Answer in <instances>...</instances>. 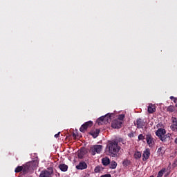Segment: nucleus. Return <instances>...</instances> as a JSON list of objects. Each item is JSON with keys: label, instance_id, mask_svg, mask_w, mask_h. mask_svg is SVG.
<instances>
[{"label": "nucleus", "instance_id": "nucleus-1", "mask_svg": "<svg viewBox=\"0 0 177 177\" xmlns=\"http://www.w3.org/2000/svg\"><path fill=\"white\" fill-rule=\"evenodd\" d=\"M106 150L109 151V156H111V157H117L120 150H121V147L118 145V141L113 140L107 144Z\"/></svg>", "mask_w": 177, "mask_h": 177}, {"label": "nucleus", "instance_id": "nucleus-2", "mask_svg": "<svg viewBox=\"0 0 177 177\" xmlns=\"http://www.w3.org/2000/svg\"><path fill=\"white\" fill-rule=\"evenodd\" d=\"M102 149H103L102 145H94L91 147L90 152L92 156H95L97 154H100V151H102Z\"/></svg>", "mask_w": 177, "mask_h": 177}, {"label": "nucleus", "instance_id": "nucleus-3", "mask_svg": "<svg viewBox=\"0 0 177 177\" xmlns=\"http://www.w3.org/2000/svg\"><path fill=\"white\" fill-rule=\"evenodd\" d=\"M92 125H93V122L92 121L85 122L81 126L80 129V132H85V131H86L88 128L92 127Z\"/></svg>", "mask_w": 177, "mask_h": 177}, {"label": "nucleus", "instance_id": "nucleus-4", "mask_svg": "<svg viewBox=\"0 0 177 177\" xmlns=\"http://www.w3.org/2000/svg\"><path fill=\"white\" fill-rule=\"evenodd\" d=\"M121 125H122V122L118 119L114 120L111 123L112 128H114L115 129H120Z\"/></svg>", "mask_w": 177, "mask_h": 177}, {"label": "nucleus", "instance_id": "nucleus-5", "mask_svg": "<svg viewBox=\"0 0 177 177\" xmlns=\"http://www.w3.org/2000/svg\"><path fill=\"white\" fill-rule=\"evenodd\" d=\"M113 115H114V113H108L102 116L105 124H110V122H111V117H113Z\"/></svg>", "mask_w": 177, "mask_h": 177}, {"label": "nucleus", "instance_id": "nucleus-6", "mask_svg": "<svg viewBox=\"0 0 177 177\" xmlns=\"http://www.w3.org/2000/svg\"><path fill=\"white\" fill-rule=\"evenodd\" d=\"M146 140L149 147H151V146L154 145V138H153V136H151V134H148L146 136Z\"/></svg>", "mask_w": 177, "mask_h": 177}, {"label": "nucleus", "instance_id": "nucleus-7", "mask_svg": "<svg viewBox=\"0 0 177 177\" xmlns=\"http://www.w3.org/2000/svg\"><path fill=\"white\" fill-rule=\"evenodd\" d=\"M165 133H167V131H165V129L162 128L158 129L156 132V136H158V138H159L162 136L165 135Z\"/></svg>", "mask_w": 177, "mask_h": 177}, {"label": "nucleus", "instance_id": "nucleus-8", "mask_svg": "<svg viewBox=\"0 0 177 177\" xmlns=\"http://www.w3.org/2000/svg\"><path fill=\"white\" fill-rule=\"evenodd\" d=\"M86 168H88V165L85 162H81L79 163V165L76 166L77 169L82 170V169H86Z\"/></svg>", "mask_w": 177, "mask_h": 177}, {"label": "nucleus", "instance_id": "nucleus-9", "mask_svg": "<svg viewBox=\"0 0 177 177\" xmlns=\"http://www.w3.org/2000/svg\"><path fill=\"white\" fill-rule=\"evenodd\" d=\"M142 160L143 161H146L147 160H149V158L150 157V149H147L142 155Z\"/></svg>", "mask_w": 177, "mask_h": 177}, {"label": "nucleus", "instance_id": "nucleus-10", "mask_svg": "<svg viewBox=\"0 0 177 177\" xmlns=\"http://www.w3.org/2000/svg\"><path fill=\"white\" fill-rule=\"evenodd\" d=\"M39 177H52V173L49 171L44 170L40 173Z\"/></svg>", "mask_w": 177, "mask_h": 177}, {"label": "nucleus", "instance_id": "nucleus-11", "mask_svg": "<svg viewBox=\"0 0 177 177\" xmlns=\"http://www.w3.org/2000/svg\"><path fill=\"white\" fill-rule=\"evenodd\" d=\"M137 127L138 128H143V127H145V122H143V120L138 118L137 119Z\"/></svg>", "mask_w": 177, "mask_h": 177}, {"label": "nucleus", "instance_id": "nucleus-12", "mask_svg": "<svg viewBox=\"0 0 177 177\" xmlns=\"http://www.w3.org/2000/svg\"><path fill=\"white\" fill-rule=\"evenodd\" d=\"M102 165H104V167H107V165H109L110 164V158L105 157L102 159Z\"/></svg>", "mask_w": 177, "mask_h": 177}, {"label": "nucleus", "instance_id": "nucleus-13", "mask_svg": "<svg viewBox=\"0 0 177 177\" xmlns=\"http://www.w3.org/2000/svg\"><path fill=\"white\" fill-rule=\"evenodd\" d=\"M59 168L62 172H66L67 169H68V166L66 164H60Z\"/></svg>", "mask_w": 177, "mask_h": 177}, {"label": "nucleus", "instance_id": "nucleus-14", "mask_svg": "<svg viewBox=\"0 0 177 177\" xmlns=\"http://www.w3.org/2000/svg\"><path fill=\"white\" fill-rule=\"evenodd\" d=\"M99 133H100V130L95 129V131H92L90 132V134L92 135L93 138H96L97 136H99Z\"/></svg>", "mask_w": 177, "mask_h": 177}, {"label": "nucleus", "instance_id": "nucleus-15", "mask_svg": "<svg viewBox=\"0 0 177 177\" xmlns=\"http://www.w3.org/2000/svg\"><path fill=\"white\" fill-rule=\"evenodd\" d=\"M148 113L149 114H153V113H156V108H154L153 104L148 106Z\"/></svg>", "mask_w": 177, "mask_h": 177}, {"label": "nucleus", "instance_id": "nucleus-16", "mask_svg": "<svg viewBox=\"0 0 177 177\" xmlns=\"http://www.w3.org/2000/svg\"><path fill=\"white\" fill-rule=\"evenodd\" d=\"M109 168L111 169H115L117 168V162L113 160L111 162L109 163Z\"/></svg>", "mask_w": 177, "mask_h": 177}, {"label": "nucleus", "instance_id": "nucleus-17", "mask_svg": "<svg viewBox=\"0 0 177 177\" xmlns=\"http://www.w3.org/2000/svg\"><path fill=\"white\" fill-rule=\"evenodd\" d=\"M103 169H104V168H103V167L98 165V166L95 167L94 171H95V174H98L99 172H102L103 171Z\"/></svg>", "mask_w": 177, "mask_h": 177}, {"label": "nucleus", "instance_id": "nucleus-18", "mask_svg": "<svg viewBox=\"0 0 177 177\" xmlns=\"http://www.w3.org/2000/svg\"><path fill=\"white\" fill-rule=\"evenodd\" d=\"M84 156H85V151H84V150H80V151L77 153V157H78V158H84Z\"/></svg>", "mask_w": 177, "mask_h": 177}, {"label": "nucleus", "instance_id": "nucleus-19", "mask_svg": "<svg viewBox=\"0 0 177 177\" xmlns=\"http://www.w3.org/2000/svg\"><path fill=\"white\" fill-rule=\"evenodd\" d=\"M140 157H142V153H140V151L135 152L134 158H136V160H139V158H140Z\"/></svg>", "mask_w": 177, "mask_h": 177}, {"label": "nucleus", "instance_id": "nucleus-20", "mask_svg": "<svg viewBox=\"0 0 177 177\" xmlns=\"http://www.w3.org/2000/svg\"><path fill=\"white\" fill-rule=\"evenodd\" d=\"M97 123L98 125H103V124H104V120L103 119L102 116L97 120Z\"/></svg>", "mask_w": 177, "mask_h": 177}, {"label": "nucleus", "instance_id": "nucleus-21", "mask_svg": "<svg viewBox=\"0 0 177 177\" xmlns=\"http://www.w3.org/2000/svg\"><path fill=\"white\" fill-rule=\"evenodd\" d=\"M23 167V172L24 174H27V172H28L30 171V167L28 166V165H26V166H22Z\"/></svg>", "mask_w": 177, "mask_h": 177}, {"label": "nucleus", "instance_id": "nucleus-22", "mask_svg": "<svg viewBox=\"0 0 177 177\" xmlns=\"http://www.w3.org/2000/svg\"><path fill=\"white\" fill-rule=\"evenodd\" d=\"M122 164L124 167H128L131 165V160L126 159L122 162Z\"/></svg>", "mask_w": 177, "mask_h": 177}, {"label": "nucleus", "instance_id": "nucleus-23", "mask_svg": "<svg viewBox=\"0 0 177 177\" xmlns=\"http://www.w3.org/2000/svg\"><path fill=\"white\" fill-rule=\"evenodd\" d=\"M21 171H23V166H18L15 169L16 174H19V172H21Z\"/></svg>", "mask_w": 177, "mask_h": 177}, {"label": "nucleus", "instance_id": "nucleus-24", "mask_svg": "<svg viewBox=\"0 0 177 177\" xmlns=\"http://www.w3.org/2000/svg\"><path fill=\"white\" fill-rule=\"evenodd\" d=\"M167 110L169 113H174V111H175V107H174V106H169L167 107Z\"/></svg>", "mask_w": 177, "mask_h": 177}, {"label": "nucleus", "instance_id": "nucleus-25", "mask_svg": "<svg viewBox=\"0 0 177 177\" xmlns=\"http://www.w3.org/2000/svg\"><path fill=\"white\" fill-rule=\"evenodd\" d=\"M164 172H165V169H162L158 171L157 177H162L164 176Z\"/></svg>", "mask_w": 177, "mask_h": 177}, {"label": "nucleus", "instance_id": "nucleus-26", "mask_svg": "<svg viewBox=\"0 0 177 177\" xmlns=\"http://www.w3.org/2000/svg\"><path fill=\"white\" fill-rule=\"evenodd\" d=\"M170 128L171 129V131H174V132H177V125L176 124H171L170 126Z\"/></svg>", "mask_w": 177, "mask_h": 177}, {"label": "nucleus", "instance_id": "nucleus-27", "mask_svg": "<svg viewBox=\"0 0 177 177\" xmlns=\"http://www.w3.org/2000/svg\"><path fill=\"white\" fill-rule=\"evenodd\" d=\"M158 153L159 154V156H163V154H165V151H162V148L160 147L158 149Z\"/></svg>", "mask_w": 177, "mask_h": 177}, {"label": "nucleus", "instance_id": "nucleus-28", "mask_svg": "<svg viewBox=\"0 0 177 177\" xmlns=\"http://www.w3.org/2000/svg\"><path fill=\"white\" fill-rule=\"evenodd\" d=\"M162 142H167V135H163L159 138Z\"/></svg>", "mask_w": 177, "mask_h": 177}, {"label": "nucleus", "instance_id": "nucleus-29", "mask_svg": "<svg viewBox=\"0 0 177 177\" xmlns=\"http://www.w3.org/2000/svg\"><path fill=\"white\" fill-rule=\"evenodd\" d=\"M140 140H145V136L143 134H140L138 136V142H139Z\"/></svg>", "mask_w": 177, "mask_h": 177}, {"label": "nucleus", "instance_id": "nucleus-30", "mask_svg": "<svg viewBox=\"0 0 177 177\" xmlns=\"http://www.w3.org/2000/svg\"><path fill=\"white\" fill-rule=\"evenodd\" d=\"M124 118H125V115H119L118 118L117 120H119L120 121H122V120H124Z\"/></svg>", "mask_w": 177, "mask_h": 177}, {"label": "nucleus", "instance_id": "nucleus-31", "mask_svg": "<svg viewBox=\"0 0 177 177\" xmlns=\"http://www.w3.org/2000/svg\"><path fill=\"white\" fill-rule=\"evenodd\" d=\"M171 120H172L173 124H174V125L177 126V118L172 117Z\"/></svg>", "mask_w": 177, "mask_h": 177}, {"label": "nucleus", "instance_id": "nucleus-32", "mask_svg": "<svg viewBox=\"0 0 177 177\" xmlns=\"http://www.w3.org/2000/svg\"><path fill=\"white\" fill-rule=\"evenodd\" d=\"M129 138H135V133L133 131H131L130 133L128 134Z\"/></svg>", "mask_w": 177, "mask_h": 177}, {"label": "nucleus", "instance_id": "nucleus-33", "mask_svg": "<svg viewBox=\"0 0 177 177\" xmlns=\"http://www.w3.org/2000/svg\"><path fill=\"white\" fill-rule=\"evenodd\" d=\"M60 136V132H58L57 134L55 135V138H57Z\"/></svg>", "mask_w": 177, "mask_h": 177}, {"label": "nucleus", "instance_id": "nucleus-34", "mask_svg": "<svg viewBox=\"0 0 177 177\" xmlns=\"http://www.w3.org/2000/svg\"><path fill=\"white\" fill-rule=\"evenodd\" d=\"M32 164H35V165H38V162L37 160H34Z\"/></svg>", "mask_w": 177, "mask_h": 177}, {"label": "nucleus", "instance_id": "nucleus-35", "mask_svg": "<svg viewBox=\"0 0 177 177\" xmlns=\"http://www.w3.org/2000/svg\"><path fill=\"white\" fill-rule=\"evenodd\" d=\"M73 138H77V135L75 134V133H73Z\"/></svg>", "mask_w": 177, "mask_h": 177}, {"label": "nucleus", "instance_id": "nucleus-36", "mask_svg": "<svg viewBox=\"0 0 177 177\" xmlns=\"http://www.w3.org/2000/svg\"><path fill=\"white\" fill-rule=\"evenodd\" d=\"M174 164H175V165H177V158L174 160Z\"/></svg>", "mask_w": 177, "mask_h": 177}, {"label": "nucleus", "instance_id": "nucleus-37", "mask_svg": "<svg viewBox=\"0 0 177 177\" xmlns=\"http://www.w3.org/2000/svg\"><path fill=\"white\" fill-rule=\"evenodd\" d=\"M170 99H171V100H174L175 99V97L174 96H171Z\"/></svg>", "mask_w": 177, "mask_h": 177}, {"label": "nucleus", "instance_id": "nucleus-38", "mask_svg": "<svg viewBox=\"0 0 177 177\" xmlns=\"http://www.w3.org/2000/svg\"><path fill=\"white\" fill-rule=\"evenodd\" d=\"M175 143H176V145H177V138L175 139Z\"/></svg>", "mask_w": 177, "mask_h": 177}, {"label": "nucleus", "instance_id": "nucleus-39", "mask_svg": "<svg viewBox=\"0 0 177 177\" xmlns=\"http://www.w3.org/2000/svg\"><path fill=\"white\" fill-rule=\"evenodd\" d=\"M122 138L119 139V142H122Z\"/></svg>", "mask_w": 177, "mask_h": 177}, {"label": "nucleus", "instance_id": "nucleus-40", "mask_svg": "<svg viewBox=\"0 0 177 177\" xmlns=\"http://www.w3.org/2000/svg\"><path fill=\"white\" fill-rule=\"evenodd\" d=\"M149 177H154V176H149Z\"/></svg>", "mask_w": 177, "mask_h": 177}]
</instances>
